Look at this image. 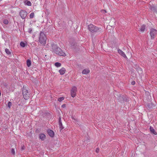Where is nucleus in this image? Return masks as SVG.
I'll list each match as a JSON object with an SVG mask.
<instances>
[{
	"instance_id": "f257e3e1",
	"label": "nucleus",
	"mask_w": 157,
	"mask_h": 157,
	"mask_svg": "<svg viewBox=\"0 0 157 157\" xmlns=\"http://www.w3.org/2000/svg\"><path fill=\"white\" fill-rule=\"evenodd\" d=\"M52 49L53 52L60 56H66L65 53L60 48L58 47L56 45L52 44Z\"/></svg>"
},
{
	"instance_id": "f03ea898",
	"label": "nucleus",
	"mask_w": 157,
	"mask_h": 157,
	"mask_svg": "<svg viewBox=\"0 0 157 157\" xmlns=\"http://www.w3.org/2000/svg\"><path fill=\"white\" fill-rule=\"evenodd\" d=\"M88 29L92 33L100 32L102 30L101 28L97 27L92 24L88 25Z\"/></svg>"
},
{
	"instance_id": "7ed1b4c3",
	"label": "nucleus",
	"mask_w": 157,
	"mask_h": 157,
	"mask_svg": "<svg viewBox=\"0 0 157 157\" xmlns=\"http://www.w3.org/2000/svg\"><path fill=\"white\" fill-rule=\"evenodd\" d=\"M47 38L45 34L43 32H41L40 34L38 41L40 44L44 45L46 43Z\"/></svg>"
},
{
	"instance_id": "20e7f679",
	"label": "nucleus",
	"mask_w": 157,
	"mask_h": 157,
	"mask_svg": "<svg viewBox=\"0 0 157 157\" xmlns=\"http://www.w3.org/2000/svg\"><path fill=\"white\" fill-rule=\"evenodd\" d=\"M23 94L24 98L27 100L29 98V94L27 87L23 86Z\"/></svg>"
},
{
	"instance_id": "39448f33",
	"label": "nucleus",
	"mask_w": 157,
	"mask_h": 157,
	"mask_svg": "<svg viewBox=\"0 0 157 157\" xmlns=\"http://www.w3.org/2000/svg\"><path fill=\"white\" fill-rule=\"evenodd\" d=\"M150 34L152 39L154 38L155 36L157 34V30L154 29H150Z\"/></svg>"
},
{
	"instance_id": "423d86ee",
	"label": "nucleus",
	"mask_w": 157,
	"mask_h": 157,
	"mask_svg": "<svg viewBox=\"0 0 157 157\" xmlns=\"http://www.w3.org/2000/svg\"><path fill=\"white\" fill-rule=\"evenodd\" d=\"M77 89L76 87L73 86L71 90V94L72 97H75L76 95Z\"/></svg>"
},
{
	"instance_id": "0eeeda50",
	"label": "nucleus",
	"mask_w": 157,
	"mask_h": 157,
	"mask_svg": "<svg viewBox=\"0 0 157 157\" xmlns=\"http://www.w3.org/2000/svg\"><path fill=\"white\" fill-rule=\"evenodd\" d=\"M20 15L21 18L23 19H25L27 15V13L26 11L22 10L20 12Z\"/></svg>"
},
{
	"instance_id": "6e6552de",
	"label": "nucleus",
	"mask_w": 157,
	"mask_h": 157,
	"mask_svg": "<svg viewBox=\"0 0 157 157\" xmlns=\"http://www.w3.org/2000/svg\"><path fill=\"white\" fill-rule=\"evenodd\" d=\"M118 52L120 55H121L124 58H127V57L125 53L120 49H118Z\"/></svg>"
},
{
	"instance_id": "1a4fd4ad",
	"label": "nucleus",
	"mask_w": 157,
	"mask_h": 157,
	"mask_svg": "<svg viewBox=\"0 0 157 157\" xmlns=\"http://www.w3.org/2000/svg\"><path fill=\"white\" fill-rule=\"evenodd\" d=\"M39 138L42 141L44 140L46 138L45 135L42 133H40L39 136Z\"/></svg>"
},
{
	"instance_id": "9d476101",
	"label": "nucleus",
	"mask_w": 157,
	"mask_h": 157,
	"mask_svg": "<svg viewBox=\"0 0 157 157\" xmlns=\"http://www.w3.org/2000/svg\"><path fill=\"white\" fill-rule=\"evenodd\" d=\"M47 132L48 135L50 137H53L54 133L52 130H48L47 131Z\"/></svg>"
},
{
	"instance_id": "9b49d317",
	"label": "nucleus",
	"mask_w": 157,
	"mask_h": 157,
	"mask_svg": "<svg viewBox=\"0 0 157 157\" xmlns=\"http://www.w3.org/2000/svg\"><path fill=\"white\" fill-rule=\"evenodd\" d=\"M65 69L63 67L59 71L60 74L61 75H63L65 73Z\"/></svg>"
},
{
	"instance_id": "f8f14e48",
	"label": "nucleus",
	"mask_w": 157,
	"mask_h": 157,
	"mask_svg": "<svg viewBox=\"0 0 157 157\" xmlns=\"http://www.w3.org/2000/svg\"><path fill=\"white\" fill-rule=\"evenodd\" d=\"M150 130L151 133L154 134L155 135H157V132L155 131V129L152 127H150Z\"/></svg>"
},
{
	"instance_id": "ddd939ff",
	"label": "nucleus",
	"mask_w": 157,
	"mask_h": 157,
	"mask_svg": "<svg viewBox=\"0 0 157 157\" xmlns=\"http://www.w3.org/2000/svg\"><path fill=\"white\" fill-rule=\"evenodd\" d=\"M90 72V71L88 69H85L83 70L82 71V73L84 75H86L89 73Z\"/></svg>"
},
{
	"instance_id": "4468645a",
	"label": "nucleus",
	"mask_w": 157,
	"mask_h": 157,
	"mask_svg": "<svg viewBox=\"0 0 157 157\" xmlns=\"http://www.w3.org/2000/svg\"><path fill=\"white\" fill-rule=\"evenodd\" d=\"M59 125L60 129L62 130L63 128V127L61 121V118L59 117Z\"/></svg>"
},
{
	"instance_id": "2eb2a0df",
	"label": "nucleus",
	"mask_w": 157,
	"mask_h": 157,
	"mask_svg": "<svg viewBox=\"0 0 157 157\" xmlns=\"http://www.w3.org/2000/svg\"><path fill=\"white\" fill-rule=\"evenodd\" d=\"M145 29V26L144 25H142L139 31L141 32H143Z\"/></svg>"
},
{
	"instance_id": "dca6fc26",
	"label": "nucleus",
	"mask_w": 157,
	"mask_h": 157,
	"mask_svg": "<svg viewBox=\"0 0 157 157\" xmlns=\"http://www.w3.org/2000/svg\"><path fill=\"white\" fill-rule=\"evenodd\" d=\"M31 61L29 59L27 60L26 61L27 65L28 67H29L31 66Z\"/></svg>"
},
{
	"instance_id": "f3484780",
	"label": "nucleus",
	"mask_w": 157,
	"mask_h": 157,
	"mask_svg": "<svg viewBox=\"0 0 157 157\" xmlns=\"http://www.w3.org/2000/svg\"><path fill=\"white\" fill-rule=\"evenodd\" d=\"M55 66L57 67H59L61 66V64L59 62H56L55 63Z\"/></svg>"
},
{
	"instance_id": "a211bd4d",
	"label": "nucleus",
	"mask_w": 157,
	"mask_h": 157,
	"mask_svg": "<svg viewBox=\"0 0 157 157\" xmlns=\"http://www.w3.org/2000/svg\"><path fill=\"white\" fill-rule=\"evenodd\" d=\"M25 5L28 6H31V3L30 1H26L25 2Z\"/></svg>"
},
{
	"instance_id": "6ab92c4d",
	"label": "nucleus",
	"mask_w": 157,
	"mask_h": 157,
	"mask_svg": "<svg viewBox=\"0 0 157 157\" xmlns=\"http://www.w3.org/2000/svg\"><path fill=\"white\" fill-rule=\"evenodd\" d=\"M20 45L21 47H24L26 45V44L23 42H21L20 43Z\"/></svg>"
},
{
	"instance_id": "aec40b11",
	"label": "nucleus",
	"mask_w": 157,
	"mask_h": 157,
	"mask_svg": "<svg viewBox=\"0 0 157 157\" xmlns=\"http://www.w3.org/2000/svg\"><path fill=\"white\" fill-rule=\"evenodd\" d=\"M5 52L8 55L10 54L11 53V52L10 51V50L7 48L6 49Z\"/></svg>"
},
{
	"instance_id": "412c9836",
	"label": "nucleus",
	"mask_w": 157,
	"mask_h": 157,
	"mask_svg": "<svg viewBox=\"0 0 157 157\" xmlns=\"http://www.w3.org/2000/svg\"><path fill=\"white\" fill-rule=\"evenodd\" d=\"M64 99V98L63 97L59 98L58 99V100L59 101H61L63 100Z\"/></svg>"
},
{
	"instance_id": "4be33fe9",
	"label": "nucleus",
	"mask_w": 157,
	"mask_h": 157,
	"mask_svg": "<svg viewBox=\"0 0 157 157\" xmlns=\"http://www.w3.org/2000/svg\"><path fill=\"white\" fill-rule=\"evenodd\" d=\"M12 103L11 102H9L8 103V106L9 108H10L12 106Z\"/></svg>"
},
{
	"instance_id": "5701e85b",
	"label": "nucleus",
	"mask_w": 157,
	"mask_h": 157,
	"mask_svg": "<svg viewBox=\"0 0 157 157\" xmlns=\"http://www.w3.org/2000/svg\"><path fill=\"white\" fill-rule=\"evenodd\" d=\"M3 23L5 24H7L8 23V21L7 19H4L3 20Z\"/></svg>"
},
{
	"instance_id": "b1692460",
	"label": "nucleus",
	"mask_w": 157,
	"mask_h": 157,
	"mask_svg": "<svg viewBox=\"0 0 157 157\" xmlns=\"http://www.w3.org/2000/svg\"><path fill=\"white\" fill-rule=\"evenodd\" d=\"M34 16V13H32L30 15V17L31 18L33 17Z\"/></svg>"
},
{
	"instance_id": "393cba45",
	"label": "nucleus",
	"mask_w": 157,
	"mask_h": 157,
	"mask_svg": "<svg viewBox=\"0 0 157 157\" xmlns=\"http://www.w3.org/2000/svg\"><path fill=\"white\" fill-rule=\"evenodd\" d=\"M28 32L29 33H31L32 32V29L31 28H29L28 29Z\"/></svg>"
},
{
	"instance_id": "a878e982",
	"label": "nucleus",
	"mask_w": 157,
	"mask_h": 157,
	"mask_svg": "<svg viewBox=\"0 0 157 157\" xmlns=\"http://www.w3.org/2000/svg\"><path fill=\"white\" fill-rule=\"evenodd\" d=\"M11 153H12L13 155H15V150H14V149H13L12 148L11 150Z\"/></svg>"
},
{
	"instance_id": "bb28decb",
	"label": "nucleus",
	"mask_w": 157,
	"mask_h": 157,
	"mask_svg": "<svg viewBox=\"0 0 157 157\" xmlns=\"http://www.w3.org/2000/svg\"><path fill=\"white\" fill-rule=\"evenodd\" d=\"M101 13H106V11L105 10H101Z\"/></svg>"
},
{
	"instance_id": "cd10ccee",
	"label": "nucleus",
	"mask_w": 157,
	"mask_h": 157,
	"mask_svg": "<svg viewBox=\"0 0 157 157\" xmlns=\"http://www.w3.org/2000/svg\"><path fill=\"white\" fill-rule=\"evenodd\" d=\"M99 148H97L96 149V152L97 153H98L99 152Z\"/></svg>"
},
{
	"instance_id": "c85d7f7f",
	"label": "nucleus",
	"mask_w": 157,
	"mask_h": 157,
	"mask_svg": "<svg viewBox=\"0 0 157 157\" xmlns=\"http://www.w3.org/2000/svg\"><path fill=\"white\" fill-rule=\"evenodd\" d=\"M151 9L152 11H154L155 10V8L154 7H151Z\"/></svg>"
},
{
	"instance_id": "c756f323",
	"label": "nucleus",
	"mask_w": 157,
	"mask_h": 157,
	"mask_svg": "<svg viewBox=\"0 0 157 157\" xmlns=\"http://www.w3.org/2000/svg\"><path fill=\"white\" fill-rule=\"evenodd\" d=\"M131 83H132V85H134L135 84V81H132V82Z\"/></svg>"
},
{
	"instance_id": "7c9ffc66",
	"label": "nucleus",
	"mask_w": 157,
	"mask_h": 157,
	"mask_svg": "<svg viewBox=\"0 0 157 157\" xmlns=\"http://www.w3.org/2000/svg\"><path fill=\"white\" fill-rule=\"evenodd\" d=\"M62 107L63 108H64L65 107V105H64V104H63V105H62Z\"/></svg>"
},
{
	"instance_id": "2f4dec72",
	"label": "nucleus",
	"mask_w": 157,
	"mask_h": 157,
	"mask_svg": "<svg viewBox=\"0 0 157 157\" xmlns=\"http://www.w3.org/2000/svg\"><path fill=\"white\" fill-rule=\"evenodd\" d=\"M24 149V146L22 147H21V150H23Z\"/></svg>"
},
{
	"instance_id": "473e14b6",
	"label": "nucleus",
	"mask_w": 157,
	"mask_h": 157,
	"mask_svg": "<svg viewBox=\"0 0 157 157\" xmlns=\"http://www.w3.org/2000/svg\"><path fill=\"white\" fill-rule=\"evenodd\" d=\"M140 72H141V73H142V70H140Z\"/></svg>"
}]
</instances>
